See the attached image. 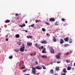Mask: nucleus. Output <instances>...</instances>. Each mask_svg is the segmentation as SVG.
Returning a JSON list of instances; mask_svg holds the SVG:
<instances>
[{"instance_id": "a19ab883", "label": "nucleus", "mask_w": 75, "mask_h": 75, "mask_svg": "<svg viewBox=\"0 0 75 75\" xmlns=\"http://www.w3.org/2000/svg\"><path fill=\"white\" fill-rule=\"evenodd\" d=\"M68 54H69V53L67 52V53H66V55H68Z\"/></svg>"}, {"instance_id": "de8ad7c7", "label": "nucleus", "mask_w": 75, "mask_h": 75, "mask_svg": "<svg viewBox=\"0 0 75 75\" xmlns=\"http://www.w3.org/2000/svg\"><path fill=\"white\" fill-rule=\"evenodd\" d=\"M22 25H23V26L24 27H25V24H24Z\"/></svg>"}, {"instance_id": "58836bf2", "label": "nucleus", "mask_w": 75, "mask_h": 75, "mask_svg": "<svg viewBox=\"0 0 75 75\" xmlns=\"http://www.w3.org/2000/svg\"><path fill=\"white\" fill-rule=\"evenodd\" d=\"M19 26L20 27H21L22 28H23V25H19Z\"/></svg>"}, {"instance_id": "b1692460", "label": "nucleus", "mask_w": 75, "mask_h": 75, "mask_svg": "<svg viewBox=\"0 0 75 75\" xmlns=\"http://www.w3.org/2000/svg\"><path fill=\"white\" fill-rule=\"evenodd\" d=\"M45 24H46L47 25H50V23H49L48 22H45Z\"/></svg>"}, {"instance_id": "5fc2aeb1", "label": "nucleus", "mask_w": 75, "mask_h": 75, "mask_svg": "<svg viewBox=\"0 0 75 75\" xmlns=\"http://www.w3.org/2000/svg\"><path fill=\"white\" fill-rule=\"evenodd\" d=\"M39 50H41V49L40 47H39Z\"/></svg>"}, {"instance_id": "a211bd4d", "label": "nucleus", "mask_w": 75, "mask_h": 75, "mask_svg": "<svg viewBox=\"0 0 75 75\" xmlns=\"http://www.w3.org/2000/svg\"><path fill=\"white\" fill-rule=\"evenodd\" d=\"M41 43L42 44H47V42H46V41H42L41 42Z\"/></svg>"}, {"instance_id": "8fccbe9b", "label": "nucleus", "mask_w": 75, "mask_h": 75, "mask_svg": "<svg viewBox=\"0 0 75 75\" xmlns=\"http://www.w3.org/2000/svg\"><path fill=\"white\" fill-rule=\"evenodd\" d=\"M26 71V70H23V72H25Z\"/></svg>"}, {"instance_id": "bf43d9fd", "label": "nucleus", "mask_w": 75, "mask_h": 75, "mask_svg": "<svg viewBox=\"0 0 75 75\" xmlns=\"http://www.w3.org/2000/svg\"><path fill=\"white\" fill-rule=\"evenodd\" d=\"M0 30H1V28H0ZM1 32V31H0V33Z\"/></svg>"}, {"instance_id": "c85d7f7f", "label": "nucleus", "mask_w": 75, "mask_h": 75, "mask_svg": "<svg viewBox=\"0 0 75 75\" xmlns=\"http://www.w3.org/2000/svg\"><path fill=\"white\" fill-rule=\"evenodd\" d=\"M18 45H21V42H18Z\"/></svg>"}, {"instance_id": "7ed1b4c3", "label": "nucleus", "mask_w": 75, "mask_h": 75, "mask_svg": "<svg viewBox=\"0 0 75 75\" xmlns=\"http://www.w3.org/2000/svg\"><path fill=\"white\" fill-rule=\"evenodd\" d=\"M61 55V54L59 53L57 55H56V58L58 59H59L60 58V56L59 55Z\"/></svg>"}, {"instance_id": "4d7b16f0", "label": "nucleus", "mask_w": 75, "mask_h": 75, "mask_svg": "<svg viewBox=\"0 0 75 75\" xmlns=\"http://www.w3.org/2000/svg\"><path fill=\"white\" fill-rule=\"evenodd\" d=\"M25 75H30L29 74H25Z\"/></svg>"}, {"instance_id": "864d4df0", "label": "nucleus", "mask_w": 75, "mask_h": 75, "mask_svg": "<svg viewBox=\"0 0 75 75\" xmlns=\"http://www.w3.org/2000/svg\"><path fill=\"white\" fill-rule=\"evenodd\" d=\"M25 32L26 33H28V31L27 30H25Z\"/></svg>"}, {"instance_id": "423d86ee", "label": "nucleus", "mask_w": 75, "mask_h": 75, "mask_svg": "<svg viewBox=\"0 0 75 75\" xmlns=\"http://www.w3.org/2000/svg\"><path fill=\"white\" fill-rule=\"evenodd\" d=\"M50 21L54 22L55 21V19L53 18H51L49 19Z\"/></svg>"}, {"instance_id": "6e6d98bb", "label": "nucleus", "mask_w": 75, "mask_h": 75, "mask_svg": "<svg viewBox=\"0 0 75 75\" xmlns=\"http://www.w3.org/2000/svg\"><path fill=\"white\" fill-rule=\"evenodd\" d=\"M54 75H58V74H54Z\"/></svg>"}, {"instance_id": "a878e982", "label": "nucleus", "mask_w": 75, "mask_h": 75, "mask_svg": "<svg viewBox=\"0 0 75 75\" xmlns=\"http://www.w3.org/2000/svg\"><path fill=\"white\" fill-rule=\"evenodd\" d=\"M34 25H34V24H33L31 25V26L32 27H34Z\"/></svg>"}, {"instance_id": "f8f14e48", "label": "nucleus", "mask_w": 75, "mask_h": 75, "mask_svg": "<svg viewBox=\"0 0 75 75\" xmlns=\"http://www.w3.org/2000/svg\"><path fill=\"white\" fill-rule=\"evenodd\" d=\"M15 37L17 38H19L20 37V35L18 34H16L15 35Z\"/></svg>"}, {"instance_id": "6e6552de", "label": "nucleus", "mask_w": 75, "mask_h": 75, "mask_svg": "<svg viewBox=\"0 0 75 75\" xmlns=\"http://www.w3.org/2000/svg\"><path fill=\"white\" fill-rule=\"evenodd\" d=\"M10 20H6L5 21V23H10Z\"/></svg>"}, {"instance_id": "dca6fc26", "label": "nucleus", "mask_w": 75, "mask_h": 75, "mask_svg": "<svg viewBox=\"0 0 75 75\" xmlns=\"http://www.w3.org/2000/svg\"><path fill=\"white\" fill-rule=\"evenodd\" d=\"M51 74H54V70L53 69H52L50 71Z\"/></svg>"}, {"instance_id": "2f4dec72", "label": "nucleus", "mask_w": 75, "mask_h": 75, "mask_svg": "<svg viewBox=\"0 0 75 75\" xmlns=\"http://www.w3.org/2000/svg\"><path fill=\"white\" fill-rule=\"evenodd\" d=\"M61 20L62 21H65V20L66 19L64 18H62Z\"/></svg>"}, {"instance_id": "39448f33", "label": "nucleus", "mask_w": 75, "mask_h": 75, "mask_svg": "<svg viewBox=\"0 0 75 75\" xmlns=\"http://www.w3.org/2000/svg\"><path fill=\"white\" fill-rule=\"evenodd\" d=\"M27 45L28 47H31V45H32V43L28 42L27 43Z\"/></svg>"}, {"instance_id": "cd10ccee", "label": "nucleus", "mask_w": 75, "mask_h": 75, "mask_svg": "<svg viewBox=\"0 0 75 75\" xmlns=\"http://www.w3.org/2000/svg\"><path fill=\"white\" fill-rule=\"evenodd\" d=\"M9 59H12L13 58V56H11L9 57Z\"/></svg>"}, {"instance_id": "ddd939ff", "label": "nucleus", "mask_w": 75, "mask_h": 75, "mask_svg": "<svg viewBox=\"0 0 75 75\" xmlns=\"http://www.w3.org/2000/svg\"><path fill=\"white\" fill-rule=\"evenodd\" d=\"M42 58H47V56H45V55H42Z\"/></svg>"}, {"instance_id": "1a4fd4ad", "label": "nucleus", "mask_w": 75, "mask_h": 75, "mask_svg": "<svg viewBox=\"0 0 75 75\" xmlns=\"http://www.w3.org/2000/svg\"><path fill=\"white\" fill-rule=\"evenodd\" d=\"M60 44H63L64 42V40L63 39H61L60 40Z\"/></svg>"}, {"instance_id": "603ef678", "label": "nucleus", "mask_w": 75, "mask_h": 75, "mask_svg": "<svg viewBox=\"0 0 75 75\" xmlns=\"http://www.w3.org/2000/svg\"><path fill=\"white\" fill-rule=\"evenodd\" d=\"M27 23H28V22L27 21H25V23H26V24Z\"/></svg>"}, {"instance_id": "393cba45", "label": "nucleus", "mask_w": 75, "mask_h": 75, "mask_svg": "<svg viewBox=\"0 0 75 75\" xmlns=\"http://www.w3.org/2000/svg\"><path fill=\"white\" fill-rule=\"evenodd\" d=\"M46 35L47 37H50V35L49 33H47Z\"/></svg>"}, {"instance_id": "9b49d317", "label": "nucleus", "mask_w": 75, "mask_h": 75, "mask_svg": "<svg viewBox=\"0 0 75 75\" xmlns=\"http://www.w3.org/2000/svg\"><path fill=\"white\" fill-rule=\"evenodd\" d=\"M35 45L36 47H37L38 48H39L40 47V45H38L37 43H36L35 44Z\"/></svg>"}, {"instance_id": "79ce46f5", "label": "nucleus", "mask_w": 75, "mask_h": 75, "mask_svg": "<svg viewBox=\"0 0 75 75\" xmlns=\"http://www.w3.org/2000/svg\"><path fill=\"white\" fill-rule=\"evenodd\" d=\"M61 62L59 61V62H57V64H59Z\"/></svg>"}, {"instance_id": "c9c22d12", "label": "nucleus", "mask_w": 75, "mask_h": 75, "mask_svg": "<svg viewBox=\"0 0 75 75\" xmlns=\"http://www.w3.org/2000/svg\"><path fill=\"white\" fill-rule=\"evenodd\" d=\"M66 75V74L65 73H63V74H61V75Z\"/></svg>"}, {"instance_id": "9d476101", "label": "nucleus", "mask_w": 75, "mask_h": 75, "mask_svg": "<svg viewBox=\"0 0 75 75\" xmlns=\"http://www.w3.org/2000/svg\"><path fill=\"white\" fill-rule=\"evenodd\" d=\"M53 41L54 42H56V41H57V40L56 39V38H55V37H54V36H53Z\"/></svg>"}, {"instance_id": "4c0bfd02", "label": "nucleus", "mask_w": 75, "mask_h": 75, "mask_svg": "<svg viewBox=\"0 0 75 75\" xmlns=\"http://www.w3.org/2000/svg\"><path fill=\"white\" fill-rule=\"evenodd\" d=\"M45 50H46L45 48H44V49H43V51H45Z\"/></svg>"}, {"instance_id": "680f3d73", "label": "nucleus", "mask_w": 75, "mask_h": 75, "mask_svg": "<svg viewBox=\"0 0 75 75\" xmlns=\"http://www.w3.org/2000/svg\"><path fill=\"white\" fill-rule=\"evenodd\" d=\"M7 36H6V38H7Z\"/></svg>"}, {"instance_id": "f3484780", "label": "nucleus", "mask_w": 75, "mask_h": 75, "mask_svg": "<svg viewBox=\"0 0 75 75\" xmlns=\"http://www.w3.org/2000/svg\"><path fill=\"white\" fill-rule=\"evenodd\" d=\"M59 69V67H56L55 68V70L56 71H58Z\"/></svg>"}, {"instance_id": "5701e85b", "label": "nucleus", "mask_w": 75, "mask_h": 75, "mask_svg": "<svg viewBox=\"0 0 75 75\" xmlns=\"http://www.w3.org/2000/svg\"><path fill=\"white\" fill-rule=\"evenodd\" d=\"M42 31H43V32H45V29L44 28H42Z\"/></svg>"}, {"instance_id": "052dcab7", "label": "nucleus", "mask_w": 75, "mask_h": 75, "mask_svg": "<svg viewBox=\"0 0 75 75\" xmlns=\"http://www.w3.org/2000/svg\"><path fill=\"white\" fill-rule=\"evenodd\" d=\"M23 31H25V30H23Z\"/></svg>"}, {"instance_id": "c03bdc74", "label": "nucleus", "mask_w": 75, "mask_h": 75, "mask_svg": "<svg viewBox=\"0 0 75 75\" xmlns=\"http://www.w3.org/2000/svg\"><path fill=\"white\" fill-rule=\"evenodd\" d=\"M39 22V21H38V20H37V21H36V23H37V22Z\"/></svg>"}, {"instance_id": "ea45409f", "label": "nucleus", "mask_w": 75, "mask_h": 75, "mask_svg": "<svg viewBox=\"0 0 75 75\" xmlns=\"http://www.w3.org/2000/svg\"><path fill=\"white\" fill-rule=\"evenodd\" d=\"M43 48H44V46H41V49H43Z\"/></svg>"}, {"instance_id": "2eb2a0df", "label": "nucleus", "mask_w": 75, "mask_h": 75, "mask_svg": "<svg viewBox=\"0 0 75 75\" xmlns=\"http://www.w3.org/2000/svg\"><path fill=\"white\" fill-rule=\"evenodd\" d=\"M67 69L68 71L71 70V67H70L69 66H68Z\"/></svg>"}, {"instance_id": "37998d69", "label": "nucleus", "mask_w": 75, "mask_h": 75, "mask_svg": "<svg viewBox=\"0 0 75 75\" xmlns=\"http://www.w3.org/2000/svg\"><path fill=\"white\" fill-rule=\"evenodd\" d=\"M35 64L36 65H38V63H37V62H35Z\"/></svg>"}, {"instance_id": "4be33fe9", "label": "nucleus", "mask_w": 75, "mask_h": 75, "mask_svg": "<svg viewBox=\"0 0 75 75\" xmlns=\"http://www.w3.org/2000/svg\"><path fill=\"white\" fill-rule=\"evenodd\" d=\"M42 68L44 69H46V67L44 65H42Z\"/></svg>"}, {"instance_id": "c756f323", "label": "nucleus", "mask_w": 75, "mask_h": 75, "mask_svg": "<svg viewBox=\"0 0 75 75\" xmlns=\"http://www.w3.org/2000/svg\"><path fill=\"white\" fill-rule=\"evenodd\" d=\"M47 53V52L45 51H44L43 50L42 51V53Z\"/></svg>"}, {"instance_id": "f257e3e1", "label": "nucleus", "mask_w": 75, "mask_h": 75, "mask_svg": "<svg viewBox=\"0 0 75 75\" xmlns=\"http://www.w3.org/2000/svg\"><path fill=\"white\" fill-rule=\"evenodd\" d=\"M32 72L34 75H35L36 74V70L35 69L40 70L42 69V67L39 65L36 66L35 67H33V66L32 67Z\"/></svg>"}, {"instance_id": "e433bc0d", "label": "nucleus", "mask_w": 75, "mask_h": 75, "mask_svg": "<svg viewBox=\"0 0 75 75\" xmlns=\"http://www.w3.org/2000/svg\"><path fill=\"white\" fill-rule=\"evenodd\" d=\"M66 62H69L70 61L69 60H66Z\"/></svg>"}, {"instance_id": "4468645a", "label": "nucleus", "mask_w": 75, "mask_h": 75, "mask_svg": "<svg viewBox=\"0 0 75 75\" xmlns=\"http://www.w3.org/2000/svg\"><path fill=\"white\" fill-rule=\"evenodd\" d=\"M63 71L64 73H67V71L66 69H63Z\"/></svg>"}, {"instance_id": "f03ea898", "label": "nucleus", "mask_w": 75, "mask_h": 75, "mask_svg": "<svg viewBox=\"0 0 75 75\" xmlns=\"http://www.w3.org/2000/svg\"><path fill=\"white\" fill-rule=\"evenodd\" d=\"M25 49V45L24 44H22V45L20 49V51L21 52H24Z\"/></svg>"}, {"instance_id": "bb28decb", "label": "nucleus", "mask_w": 75, "mask_h": 75, "mask_svg": "<svg viewBox=\"0 0 75 75\" xmlns=\"http://www.w3.org/2000/svg\"><path fill=\"white\" fill-rule=\"evenodd\" d=\"M15 51L16 52H18V51H19V49H16Z\"/></svg>"}, {"instance_id": "20e7f679", "label": "nucleus", "mask_w": 75, "mask_h": 75, "mask_svg": "<svg viewBox=\"0 0 75 75\" xmlns=\"http://www.w3.org/2000/svg\"><path fill=\"white\" fill-rule=\"evenodd\" d=\"M50 52L51 53H52V54H54V50L53 49V48H51L50 50Z\"/></svg>"}, {"instance_id": "13d9d810", "label": "nucleus", "mask_w": 75, "mask_h": 75, "mask_svg": "<svg viewBox=\"0 0 75 75\" xmlns=\"http://www.w3.org/2000/svg\"><path fill=\"white\" fill-rule=\"evenodd\" d=\"M29 27H31V25H29Z\"/></svg>"}, {"instance_id": "aec40b11", "label": "nucleus", "mask_w": 75, "mask_h": 75, "mask_svg": "<svg viewBox=\"0 0 75 75\" xmlns=\"http://www.w3.org/2000/svg\"><path fill=\"white\" fill-rule=\"evenodd\" d=\"M27 38H32V36H27Z\"/></svg>"}, {"instance_id": "f704fd0d", "label": "nucleus", "mask_w": 75, "mask_h": 75, "mask_svg": "<svg viewBox=\"0 0 75 75\" xmlns=\"http://www.w3.org/2000/svg\"><path fill=\"white\" fill-rule=\"evenodd\" d=\"M16 16H18V13H16L15 14Z\"/></svg>"}, {"instance_id": "6ab92c4d", "label": "nucleus", "mask_w": 75, "mask_h": 75, "mask_svg": "<svg viewBox=\"0 0 75 75\" xmlns=\"http://www.w3.org/2000/svg\"><path fill=\"white\" fill-rule=\"evenodd\" d=\"M69 43H72V40L70 39L69 40Z\"/></svg>"}, {"instance_id": "09e8293b", "label": "nucleus", "mask_w": 75, "mask_h": 75, "mask_svg": "<svg viewBox=\"0 0 75 75\" xmlns=\"http://www.w3.org/2000/svg\"><path fill=\"white\" fill-rule=\"evenodd\" d=\"M50 64H51V65H52V64H53V62H51L50 63Z\"/></svg>"}, {"instance_id": "72a5a7b5", "label": "nucleus", "mask_w": 75, "mask_h": 75, "mask_svg": "<svg viewBox=\"0 0 75 75\" xmlns=\"http://www.w3.org/2000/svg\"><path fill=\"white\" fill-rule=\"evenodd\" d=\"M68 45H67V44H65V47H67V46H68Z\"/></svg>"}, {"instance_id": "412c9836", "label": "nucleus", "mask_w": 75, "mask_h": 75, "mask_svg": "<svg viewBox=\"0 0 75 75\" xmlns=\"http://www.w3.org/2000/svg\"><path fill=\"white\" fill-rule=\"evenodd\" d=\"M58 22H56L54 23V24L55 25H58Z\"/></svg>"}, {"instance_id": "49530a36", "label": "nucleus", "mask_w": 75, "mask_h": 75, "mask_svg": "<svg viewBox=\"0 0 75 75\" xmlns=\"http://www.w3.org/2000/svg\"><path fill=\"white\" fill-rule=\"evenodd\" d=\"M30 55H31V56H33V53H32L30 54Z\"/></svg>"}, {"instance_id": "3c124183", "label": "nucleus", "mask_w": 75, "mask_h": 75, "mask_svg": "<svg viewBox=\"0 0 75 75\" xmlns=\"http://www.w3.org/2000/svg\"><path fill=\"white\" fill-rule=\"evenodd\" d=\"M70 53H72V51H70Z\"/></svg>"}, {"instance_id": "473e14b6", "label": "nucleus", "mask_w": 75, "mask_h": 75, "mask_svg": "<svg viewBox=\"0 0 75 75\" xmlns=\"http://www.w3.org/2000/svg\"><path fill=\"white\" fill-rule=\"evenodd\" d=\"M5 40L6 41H8V38H6Z\"/></svg>"}, {"instance_id": "7c9ffc66", "label": "nucleus", "mask_w": 75, "mask_h": 75, "mask_svg": "<svg viewBox=\"0 0 75 75\" xmlns=\"http://www.w3.org/2000/svg\"><path fill=\"white\" fill-rule=\"evenodd\" d=\"M23 67H22L21 68V69H24V68H25V66L24 65Z\"/></svg>"}, {"instance_id": "a18cd8bd", "label": "nucleus", "mask_w": 75, "mask_h": 75, "mask_svg": "<svg viewBox=\"0 0 75 75\" xmlns=\"http://www.w3.org/2000/svg\"><path fill=\"white\" fill-rule=\"evenodd\" d=\"M36 52L34 53V56L35 55H36Z\"/></svg>"}, {"instance_id": "0eeeda50", "label": "nucleus", "mask_w": 75, "mask_h": 75, "mask_svg": "<svg viewBox=\"0 0 75 75\" xmlns=\"http://www.w3.org/2000/svg\"><path fill=\"white\" fill-rule=\"evenodd\" d=\"M65 41H66V42H68V41H69V39L68 38H66L64 39Z\"/></svg>"}]
</instances>
